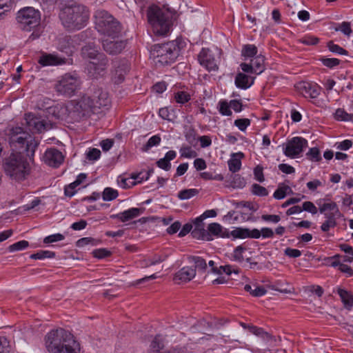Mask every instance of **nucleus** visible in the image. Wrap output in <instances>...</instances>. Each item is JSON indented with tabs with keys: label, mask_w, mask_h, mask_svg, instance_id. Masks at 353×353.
Returning a JSON list of instances; mask_svg holds the SVG:
<instances>
[{
	"label": "nucleus",
	"mask_w": 353,
	"mask_h": 353,
	"mask_svg": "<svg viewBox=\"0 0 353 353\" xmlns=\"http://www.w3.org/2000/svg\"><path fill=\"white\" fill-rule=\"evenodd\" d=\"M163 338L161 335H157L152 341L148 353H185L186 350L183 347H176L168 351L161 352L163 348Z\"/></svg>",
	"instance_id": "a211bd4d"
},
{
	"label": "nucleus",
	"mask_w": 353,
	"mask_h": 353,
	"mask_svg": "<svg viewBox=\"0 0 353 353\" xmlns=\"http://www.w3.org/2000/svg\"><path fill=\"white\" fill-rule=\"evenodd\" d=\"M161 137L160 136L156 134L152 137H151L148 141H147L146 144L144 146V150L148 151L150 148L154 146H157L161 143Z\"/></svg>",
	"instance_id": "09e8293b"
},
{
	"label": "nucleus",
	"mask_w": 353,
	"mask_h": 353,
	"mask_svg": "<svg viewBox=\"0 0 353 353\" xmlns=\"http://www.w3.org/2000/svg\"><path fill=\"white\" fill-rule=\"evenodd\" d=\"M86 179V175L83 173L79 174L77 179L68 186L65 188V194L67 196H72L77 192V188Z\"/></svg>",
	"instance_id": "c756f323"
},
{
	"label": "nucleus",
	"mask_w": 353,
	"mask_h": 353,
	"mask_svg": "<svg viewBox=\"0 0 353 353\" xmlns=\"http://www.w3.org/2000/svg\"><path fill=\"white\" fill-rule=\"evenodd\" d=\"M64 239L65 236L63 234L60 233H56L45 237L43 239V242L45 243H52L63 241Z\"/></svg>",
	"instance_id": "5fc2aeb1"
},
{
	"label": "nucleus",
	"mask_w": 353,
	"mask_h": 353,
	"mask_svg": "<svg viewBox=\"0 0 353 353\" xmlns=\"http://www.w3.org/2000/svg\"><path fill=\"white\" fill-rule=\"evenodd\" d=\"M336 31H341L342 33L347 36H350L352 33L350 23L349 22H342L338 28H336Z\"/></svg>",
	"instance_id": "0e129e2a"
},
{
	"label": "nucleus",
	"mask_w": 353,
	"mask_h": 353,
	"mask_svg": "<svg viewBox=\"0 0 353 353\" xmlns=\"http://www.w3.org/2000/svg\"><path fill=\"white\" fill-rule=\"evenodd\" d=\"M82 55L84 58L89 59L90 61H98L101 55L103 54L99 52V48L94 43H88L82 48Z\"/></svg>",
	"instance_id": "5701e85b"
},
{
	"label": "nucleus",
	"mask_w": 353,
	"mask_h": 353,
	"mask_svg": "<svg viewBox=\"0 0 353 353\" xmlns=\"http://www.w3.org/2000/svg\"><path fill=\"white\" fill-rule=\"evenodd\" d=\"M180 40H174L168 43L155 46L154 51L156 52L157 62L161 65H168L175 61L179 57L181 49Z\"/></svg>",
	"instance_id": "0eeeda50"
},
{
	"label": "nucleus",
	"mask_w": 353,
	"mask_h": 353,
	"mask_svg": "<svg viewBox=\"0 0 353 353\" xmlns=\"http://www.w3.org/2000/svg\"><path fill=\"white\" fill-rule=\"evenodd\" d=\"M17 20L23 30L30 32L40 24L41 14L33 7H25L18 11Z\"/></svg>",
	"instance_id": "1a4fd4ad"
},
{
	"label": "nucleus",
	"mask_w": 353,
	"mask_h": 353,
	"mask_svg": "<svg viewBox=\"0 0 353 353\" xmlns=\"http://www.w3.org/2000/svg\"><path fill=\"white\" fill-rule=\"evenodd\" d=\"M142 213V209L137 208H132L119 213L117 215V216L120 219L121 221L125 222L139 216Z\"/></svg>",
	"instance_id": "7c9ffc66"
},
{
	"label": "nucleus",
	"mask_w": 353,
	"mask_h": 353,
	"mask_svg": "<svg viewBox=\"0 0 353 353\" xmlns=\"http://www.w3.org/2000/svg\"><path fill=\"white\" fill-rule=\"evenodd\" d=\"M352 146V141L349 139H345L335 143V147L338 150H347Z\"/></svg>",
	"instance_id": "69168bd1"
},
{
	"label": "nucleus",
	"mask_w": 353,
	"mask_h": 353,
	"mask_svg": "<svg viewBox=\"0 0 353 353\" xmlns=\"http://www.w3.org/2000/svg\"><path fill=\"white\" fill-rule=\"evenodd\" d=\"M327 48L329 50L333 53L341 55L347 54V51L345 49L333 42H329L327 43Z\"/></svg>",
	"instance_id": "bf43d9fd"
},
{
	"label": "nucleus",
	"mask_w": 353,
	"mask_h": 353,
	"mask_svg": "<svg viewBox=\"0 0 353 353\" xmlns=\"http://www.w3.org/2000/svg\"><path fill=\"white\" fill-rule=\"evenodd\" d=\"M326 220L322 223L321 228L323 232H328L331 228L335 227L336 218H325Z\"/></svg>",
	"instance_id": "864d4df0"
},
{
	"label": "nucleus",
	"mask_w": 353,
	"mask_h": 353,
	"mask_svg": "<svg viewBox=\"0 0 353 353\" xmlns=\"http://www.w3.org/2000/svg\"><path fill=\"white\" fill-rule=\"evenodd\" d=\"M118 196V192L112 188H105L103 192L102 198L103 201H110Z\"/></svg>",
	"instance_id": "79ce46f5"
},
{
	"label": "nucleus",
	"mask_w": 353,
	"mask_h": 353,
	"mask_svg": "<svg viewBox=\"0 0 353 353\" xmlns=\"http://www.w3.org/2000/svg\"><path fill=\"white\" fill-rule=\"evenodd\" d=\"M81 83L77 74L66 73L57 79L54 88L59 94L70 97L80 89Z\"/></svg>",
	"instance_id": "6e6552de"
},
{
	"label": "nucleus",
	"mask_w": 353,
	"mask_h": 353,
	"mask_svg": "<svg viewBox=\"0 0 353 353\" xmlns=\"http://www.w3.org/2000/svg\"><path fill=\"white\" fill-rule=\"evenodd\" d=\"M111 101L108 93L101 88L96 89L92 95H85L81 100L73 105V103L68 105H58L52 110L53 113L59 118L64 117L68 112H82L85 115L89 112H94L97 109L102 108H108L110 105Z\"/></svg>",
	"instance_id": "f03ea898"
},
{
	"label": "nucleus",
	"mask_w": 353,
	"mask_h": 353,
	"mask_svg": "<svg viewBox=\"0 0 353 353\" xmlns=\"http://www.w3.org/2000/svg\"><path fill=\"white\" fill-rule=\"evenodd\" d=\"M307 188L312 192L316 191L319 188L323 186V183L319 179H314L307 183Z\"/></svg>",
	"instance_id": "774afa93"
},
{
	"label": "nucleus",
	"mask_w": 353,
	"mask_h": 353,
	"mask_svg": "<svg viewBox=\"0 0 353 353\" xmlns=\"http://www.w3.org/2000/svg\"><path fill=\"white\" fill-rule=\"evenodd\" d=\"M148 19L156 35L166 36L171 30L172 14L156 6L149 8Z\"/></svg>",
	"instance_id": "39448f33"
},
{
	"label": "nucleus",
	"mask_w": 353,
	"mask_h": 353,
	"mask_svg": "<svg viewBox=\"0 0 353 353\" xmlns=\"http://www.w3.org/2000/svg\"><path fill=\"white\" fill-rule=\"evenodd\" d=\"M0 353H12L10 343L4 336L0 337Z\"/></svg>",
	"instance_id": "603ef678"
},
{
	"label": "nucleus",
	"mask_w": 353,
	"mask_h": 353,
	"mask_svg": "<svg viewBox=\"0 0 353 353\" xmlns=\"http://www.w3.org/2000/svg\"><path fill=\"white\" fill-rule=\"evenodd\" d=\"M117 36L115 39L110 37L102 38V45L104 50L110 54L120 53L125 48L124 41Z\"/></svg>",
	"instance_id": "4468645a"
},
{
	"label": "nucleus",
	"mask_w": 353,
	"mask_h": 353,
	"mask_svg": "<svg viewBox=\"0 0 353 353\" xmlns=\"http://www.w3.org/2000/svg\"><path fill=\"white\" fill-rule=\"evenodd\" d=\"M264 62V57L259 54L250 59V63H241L240 67L244 72L259 75L265 70Z\"/></svg>",
	"instance_id": "f8f14e48"
},
{
	"label": "nucleus",
	"mask_w": 353,
	"mask_h": 353,
	"mask_svg": "<svg viewBox=\"0 0 353 353\" xmlns=\"http://www.w3.org/2000/svg\"><path fill=\"white\" fill-rule=\"evenodd\" d=\"M319 212L324 214L325 218H338L341 213L337 204L334 201H329L319 204Z\"/></svg>",
	"instance_id": "4be33fe9"
},
{
	"label": "nucleus",
	"mask_w": 353,
	"mask_h": 353,
	"mask_svg": "<svg viewBox=\"0 0 353 353\" xmlns=\"http://www.w3.org/2000/svg\"><path fill=\"white\" fill-rule=\"evenodd\" d=\"M251 192L259 196H265L268 194L267 189L257 183H254L251 187Z\"/></svg>",
	"instance_id": "a18cd8bd"
},
{
	"label": "nucleus",
	"mask_w": 353,
	"mask_h": 353,
	"mask_svg": "<svg viewBox=\"0 0 353 353\" xmlns=\"http://www.w3.org/2000/svg\"><path fill=\"white\" fill-rule=\"evenodd\" d=\"M307 141L300 137H294L288 141L283 146L284 154L292 159L297 158L307 147Z\"/></svg>",
	"instance_id": "9d476101"
},
{
	"label": "nucleus",
	"mask_w": 353,
	"mask_h": 353,
	"mask_svg": "<svg viewBox=\"0 0 353 353\" xmlns=\"http://www.w3.org/2000/svg\"><path fill=\"white\" fill-rule=\"evenodd\" d=\"M204 220V219L202 218V214L198 217H196L194 220V224L195 225V229L192 231V234L194 237H199L197 236L198 233H199V236H201V230L203 228L202 227V222Z\"/></svg>",
	"instance_id": "6e6d98bb"
},
{
	"label": "nucleus",
	"mask_w": 353,
	"mask_h": 353,
	"mask_svg": "<svg viewBox=\"0 0 353 353\" xmlns=\"http://www.w3.org/2000/svg\"><path fill=\"white\" fill-rule=\"evenodd\" d=\"M246 185L245 179L239 175H236L232 181V185L234 188L242 189Z\"/></svg>",
	"instance_id": "052dcab7"
},
{
	"label": "nucleus",
	"mask_w": 353,
	"mask_h": 353,
	"mask_svg": "<svg viewBox=\"0 0 353 353\" xmlns=\"http://www.w3.org/2000/svg\"><path fill=\"white\" fill-rule=\"evenodd\" d=\"M249 330L253 334L261 336L263 339H268L270 336L269 334L264 332L262 328L257 327L256 326H250Z\"/></svg>",
	"instance_id": "e2e57ef3"
},
{
	"label": "nucleus",
	"mask_w": 353,
	"mask_h": 353,
	"mask_svg": "<svg viewBox=\"0 0 353 353\" xmlns=\"http://www.w3.org/2000/svg\"><path fill=\"white\" fill-rule=\"evenodd\" d=\"M303 211L308 212L312 214H315L318 212L317 208L311 201H305L303 203Z\"/></svg>",
	"instance_id": "338daca9"
},
{
	"label": "nucleus",
	"mask_w": 353,
	"mask_h": 353,
	"mask_svg": "<svg viewBox=\"0 0 353 353\" xmlns=\"http://www.w3.org/2000/svg\"><path fill=\"white\" fill-rule=\"evenodd\" d=\"M195 275L196 270L194 267H183L176 273L174 281L176 282H188L194 278Z\"/></svg>",
	"instance_id": "a878e982"
},
{
	"label": "nucleus",
	"mask_w": 353,
	"mask_h": 353,
	"mask_svg": "<svg viewBox=\"0 0 353 353\" xmlns=\"http://www.w3.org/2000/svg\"><path fill=\"white\" fill-rule=\"evenodd\" d=\"M199 63L208 71H216L218 70L217 61L211 50L203 48L199 54Z\"/></svg>",
	"instance_id": "2eb2a0df"
},
{
	"label": "nucleus",
	"mask_w": 353,
	"mask_h": 353,
	"mask_svg": "<svg viewBox=\"0 0 353 353\" xmlns=\"http://www.w3.org/2000/svg\"><path fill=\"white\" fill-rule=\"evenodd\" d=\"M24 119L28 129L32 132H41L48 128V123L44 119L32 113L26 114Z\"/></svg>",
	"instance_id": "ddd939ff"
},
{
	"label": "nucleus",
	"mask_w": 353,
	"mask_h": 353,
	"mask_svg": "<svg viewBox=\"0 0 353 353\" xmlns=\"http://www.w3.org/2000/svg\"><path fill=\"white\" fill-rule=\"evenodd\" d=\"M74 41V38L72 39L68 37H60L58 39L57 48L61 52H63L68 55H71L75 48Z\"/></svg>",
	"instance_id": "393cba45"
},
{
	"label": "nucleus",
	"mask_w": 353,
	"mask_h": 353,
	"mask_svg": "<svg viewBox=\"0 0 353 353\" xmlns=\"http://www.w3.org/2000/svg\"><path fill=\"white\" fill-rule=\"evenodd\" d=\"M86 157L89 161H97L101 157V151L97 148H89L86 152Z\"/></svg>",
	"instance_id": "4d7b16f0"
},
{
	"label": "nucleus",
	"mask_w": 353,
	"mask_h": 353,
	"mask_svg": "<svg viewBox=\"0 0 353 353\" xmlns=\"http://www.w3.org/2000/svg\"><path fill=\"white\" fill-rule=\"evenodd\" d=\"M334 119L341 121H352L353 122V114H348L343 109L338 108L334 114Z\"/></svg>",
	"instance_id": "4c0bfd02"
},
{
	"label": "nucleus",
	"mask_w": 353,
	"mask_h": 353,
	"mask_svg": "<svg viewBox=\"0 0 353 353\" xmlns=\"http://www.w3.org/2000/svg\"><path fill=\"white\" fill-rule=\"evenodd\" d=\"M337 293L345 308L350 310L353 307V293L341 288H337Z\"/></svg>",
	"instance_id": "cd10ccee"
},
{
	"label": "nucleus",
	"mask_w": 353,
	"mask_h": 353,
	"mask_svg": "<svg viewBox=\"0 0 353 353\" xmlns=\"http://www.w3.org/2000/svg\"><path fill=\"white\" fill-rule=\"evenodd\" d=\"M10 143L13 152L5 159L3 165L5 174L12 180L21 181L30 174V167L22 153L34 151L37 143H30L31 136L21 128L16 127L10 130Z\"/></svg>",
	"instance_id": "f257e3e1"
},
{
	"label": "nucleus",
	"mask_w": 353,
	"mask_h": 353,
	"mask_svg": "<svg viewBox=\"0 0 353 353\" xmlns=\"http://www.w3.org/2000/svg\"><path fill=\"white\" fill-rule=\"evenodd\" d=\"M108 59L105 55H101L98 61H90L86 67L88 74L92 79H98L105 74Z\"/></svg>",
	"instance_id": "9b49d317"
},
{
	"label": "nucleus",
	"mask_w": 353,
	"mask_h": 353,
	"mask_svg": "<svg viewBox=\"0 0 353 353\" xmlns=\"http://www.w3.org/2000/svg\"><path fill=\"white\" fill-rule=\"evenodd\" d=\"M231 235L234 238L245 239L248 238V229L236 228L231 231Z\"/></svg>",
	"instance_id": "3c124183"
},
{
	"label": "nucleus",
	"mask_w": 353,
	"mask_h": 353,
	"mask_svg": "<svg viewBox=\"0 0 353 353\" xmlns=\"http://www.w3.org/2000/svg\"><path fill=\"white\" fill-rule=\"evenodd\" d=\"M250 252L243 245H239L235 248L232 252L227 254L229 259L238 263H242L244 261H248L250 259Z\"/></svg>",
	"instance_id": "412c9836"
},
{
	"label": "nucleus",
	"mask_w": 353,
	"mask_h": 353,
	"mask_svg": "<svg viewBox=\"0 0 353 353\" xmlns=\"http://www.w3.org/2000/svg\"><path fill=\"white\" fill-rule=\"evenodd\" d=\"M55 256L54 253L49 251V250H41L37 252V253L32 254L30 256L31 259H51Z\"/></svg>",
	"instance_id": "c03bdc74"
},
{
	"label": "nucleus",
	"mask_w": 353,
	"mask_h": 353,
	"mask_svg": "<svg viewBox=\"0 0 353 353\" xmlns=\"http://www.w3.org/2000/svg\"><path fill=\"white\" fill-rule=\"evenodd\" d=\"M307 158L314 162L319 161L321 159V156L319 150L317 148H312L306 154Z\"/></svg>",
	"instance_id": "8fccbe9b"
},
{
	"label": "nucleus",
	"mask_w": 353,
	"mask_h": 353,
	"mask_svg": "<svg viewBox=\"0 0 353 353\" xmlns=\"http://www.w3.org/2000/svg\"><path fill=\"white\" fill-rule=\"evenodd\" d=\"M168 256V254L165 253H160L155 254L151 256H148V263L144 264V267H149L152 265H157L163 261H164Z\"/></svg>",
	"instance_id": "c9c22d12"
},
{
	"label": "nucleus",
	"mask_w": 353,
	"mask_h": 353,
	"mask_svg": "<svg viewBox=\"0 0 353 353\" xmlns=\"http://www.w3.org/2000/svg\"><path fill=\"white\" fill-rule=\"evenodd\" d=\"M217 109L222 116L230 117L232 114L230 103L225 99H221L218 102Z\"/></svg>",
	"instance_id": "72a5a7b5"
},
{
	"label": "nucleus",
	"mask_w": 353,
	"mask_h": 353,
	"mask_svg": "<svg viewBox=\"0 0 353 353\" xmlns=\"http://www.w3.org/2000/svg\"><path fill=\"white\" fill-rule=\"evenodd\" d=\"M131 176L134 179V185L149 179V173L145 172L132 174Z\"/></svg>",
	"instance_id": "680f3d73"
},
{
	"label": "nucleus",
	"mask_w": 353,
	"mask_h": 353,
	"mask_svg": "<svg viewBox=\"0 0 353 353\" xmlns=\"http://www.w3.org/2000/svg\"><path fill=\"white\" fill-rule=\"evenodd\" d=\"M13 0H0V19L13 8Z\"/></svg>",
	"instance_id": "a19ab883"
},
{
	"label": "nucleus",
	"mask_w": 353,
	"mask_h": 353,
	"mask_svg": "<svg viewBox=\"0 0 353 353\" xmlns=\"http://www.w3.org/2000/svg\"><path fill=\"white\" fill-rule=\"evenodd\" d=\"M28 245L29 243L27 241L22 240L11 245L9 249L10 252L20 251L27 248Z\"/></svg>",
	"instance_id": "13d9d810"
},
{
	"label": "nucleus",
	"mask_w": 353,
	"mask_h": 353,
	"mask_svg": "<svg viewBox=\"0 0 353 353\" xmlns=\"http://www.w3.org/2000/svg\"><path fill=\"white\" fill-rule=\"evenodd\" d=\"M199 193V190L194 188L185 189L178 192V198L180 200H187L192 198Z\"/></svg>",
	"instance_id": "58836bf2"
},
{
	"label": "nucleus",
	"mask_w": 353,
	"mask_h": 353,
	"mask_svg": "<svg viewBox=\"0 0 353 353\" xmlns=\"http://www.w3.org/2000/svg\"><path fill=\"white\" fill-rule=\"evenodd\" d=\"M89 16L88 9L80 4L66 6L59 14L62 24L70 30H80L85 27Z\"/></svg>",
	"instance_id": "20e7f679"
},
{
	"label": "nucleus",
	"mask_w": 353,
	"mask_h": 353,
	"mask_svg": "<svg viewBox=\"0 0 353 353\" xmlns=\"http://www.w3.org/2000/svg\"><path fill=\"white\" fill-rule=\"evenodd\" d=\"M43 159L44 162L48 165L58 167L63 163L64 156L59 150L52 148L45 152Z\"/></svg>",
	"instance_id": "f3484780"
},
{
	"label": "nucleus",
	"mask_w": 353,
	"mask_h": 353,
	"mask_svg": "<svg viewBox=\"0 0 353 353\" xmlns=\"http://www.w3.org/2000/svg\"><path fill=\"white\" fill-rule=\"evenodd\" d=\"M244 154L241 152L232 153L228 161L229 170L232 172H238L241 168V160Z\"/></svg>",
	"instance_id": "bb28decb"
},
{
	"label": "nucleus",
	"mask_w": 353,
	"mask_h": 353,
	"mask_svg": "<svg viewBox=\"0 0 353 353\" xmlns=\"http://www.w3.org/2000/svg\"><path fill=\"white\" fill-rule=\"evenodd\" d=\"M250 124V119L247 118L237 119L234 122V126H236L241 132H245Z\"/></svg>",
	"instance_id": "37998d69"
},
{
	"label": "nucleus",
	"mask_w": 353,
	"mask_h": 353,
	"mask_svg": "<svg viewBox=\"0 0 353 353\" xmlns=\"http://www.w3.org/2000/svg\"><path fill=\"white\" fill-rule=\"evenodd\" d=\"M212 235L216 237H225L226 232L221 224L212 223L208 225V231H205L204 229L201 230V236H199L198 239L212 241L213 239Z\"/></svg>",
	"instance_id": "dca6fc26"
},
{
	"label": "nucleus",
	"mask_w": 353,
	"mask_h": 353,
	"mask_svg": "<svg viewBox=\"0 0 353 353\" xmlns=\"http://www.w3.org/2000/svg\"><path fill=\"white\" fill-rule=\"evenodd\" d=\"M252 74L244 72H239L235 77L236 86L244 90L249 88L254 83L255 79V77H253Z\"/></svg>",
	"instance_id": "b1692460"
},
{
	"label": "nucleus",
	"mask_w": 353,
	"mask_h": 353,
	"mask_svg": "<svg viewBox=\"0 0 353 353\" xmlns=\"http://www.w3.org/2000/svg\"><path fill=\"white\" fill-rule=\"evenodd\" d=\"M37 61L43 67L56 66L64 64L65 59L59 57L57 54L41 52Z\"/></svg>",
	"instance_id": "6ab92c4d"
},
{
	"label": "nucleus",
	"mask_w": 353,
	"mask_h": 353,
	"mask_svg": "<svg viewBox=\"0 0 353 353\" xmlns=\"http://www.w3.org/2000/svg\"><path fill=\"white\" fill-rule=\"evenodd\" d=\"M95 28L103 36V38L111 37L115 39L121 33L119 22L108 12L99 10L94 14Z\"/></svg>",
	"instance_id": "423d86ee"
},
{
	"label": "nucleus",
	"mask_w": 353,
	"mask_h": 353,
	"mask_svg": "<svg viewBox=\"0 0 353 353\" xmlns=\"http://www.w3.org/2000/svg\"><path fill=\"white\" fill-rule=\"evenodd\" d=\"M293 191L292 188L285 184H279L278 188L275 190L273 194L274 199L281 200L285 197V196L292 194Z\"/></svg>",
	"instance_id": "473e14b6"
},
{
	"label": "nucleus",
	"mask_w": 353,
	"mask_h": 353,
	"mask_svg": "<svg viewBox=\"0 0 353 353\" xmlns=\"http://www.w3.org/2000/svg\"><path fill=\"white\" fill-rule=\"evenodd\" d=\"M45 346L49 353H80V345L73 334L62 328L47 333Z\"/></svg>",
	"instance_id": "7ed1b4c3"
},
{
	"label": "nucleus",
	"mask_w": 353,
	"mask_h": 353,
	"mask_svg": "<svg viewBox=\"0 0 353 353\" xmlns=\"http://www.w3.org/2000/svg\"><path fill=\"white\" fill-rule=\"evenodd\" d=\"M174 99L179 103H185L190 101V94L185 91H178L174 94Z\"/></svg>",
	"instance_id": "49530a36"
},
{
	"label": "nucleus",
	"mask_w": 353,
	"mask_h": 353,
	"mask_svg": "<svg viewBox=\"0 0 353 353\" xmlns=\"http://www.w3.org/2000/svg\"><path fill=\"white\" fill-rule=\"evenodd\" d=\"M297 88L302 95L311 99L316 98L321 92V87L314 83L301 82L298 84Z\"/></svg>",
	"instance_id": "aec40b11"
},
{
	"label": "nucleus",
	"mask_w": 353,
	"mask_h": 353,
	"mask_svg": "<svg viewBox=\"0 0 353 353\" xmlns=\"http://www.w3.org/2000/svg\"><path fill=\"white\" fill-rule=\"evenodd\" d=\"M179 153L181 157L185 159H193L197 156V152L188 145L182 146L179 150Z\"/></svg>",
	"instance_id": "ea45409f"
},
{
	"label": "nucleus",
	"mask_w": 353,
	"mask_h": 353,
	"mask_svg": "<svg viewBox=\"0 0 353 353\" xmlns=\"http://www.w3.org/2000/svg\"><path fill=\"white\" fill-rule=\"evenodd\" d=\"M134 179L131 175L119 176L117 178L118 185L123 189L129 188L134 185Z\"/></svg>",
	"instance_id": "e433bc0d"
},
{
	"label": "nucleus",
	"mask_w": 353,
	"mask_h": 353,
	"mask_svg": "<svg viewBox=\"0 0 353 353\" xmlns=\"http://www.w3.org/2000/svg\"><path fill=\"white\" fill-rule=\"evenodd\" d=\"M176 157V152L174 150H169L167 152L163 158L160 159L157 162V166L165 171H168L171 168L170 161L174 159Z\"/></svg>",
	"instance_id": "c85d7f7f"
},
{
	"label": "nucleus",
	"mask_w": 353,
	"mask_h": 353,
	"mask_svg": "<svg viewBox=\"0 0 353 353\" xmlns=\"http://www.w3.org/2000/svg\"><path fill=\"white\" fill-rule=\"evenodd\" d=\"M128 71V65L125 63H123L121 66L118 67V68L115 70V72L113 74V79L114 82L116 83L122 82L124 79V76Z\"/></svg>",
	"instance_id": "f704fd0d"
},
{
	"label": "nucleus",
	"mask_w": 353,
	"mask_h": 353,
	"mask_svg": "<svg viewBox=\"0 0 353 353\" xmlns=\"http://www.w3.org/2000/svg\"><path fill=\"white\" fill-rule=\"evenodd\" d=\"M238 269L231 265H221L217 269V274H221L223 273L227 275H231L232 273L238 274Z\"/></svg>",
	"instance_id": "de8ad7c7"
},
{
	"label": "nucleus",
	"mask_w": 353,
	"mask_h": 353,
	"mask_svg": "<svg viewBox=\"0 0 353 353\" xmlns=\"http://www.w3.org/2000/svg\"><path fill=\"white\" fill-rule=\"evenodd\" d=\"M258 49L253 44L244 45L241 50V55L244 61H248L255 56H257Z\"/></svg>",
	"instance_id": "2f4dec72"
}]
</instances>
